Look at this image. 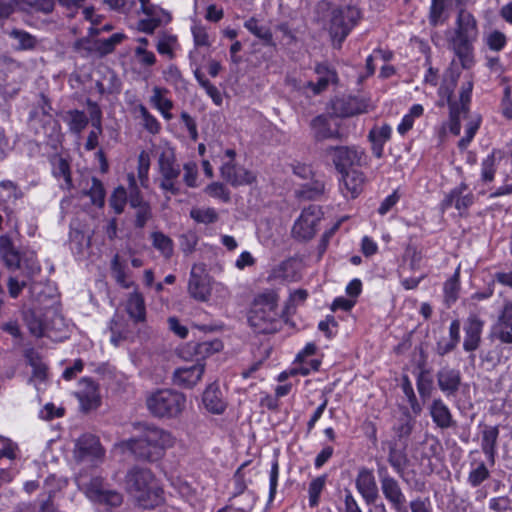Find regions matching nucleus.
<instances>
[{
    "label": "nucleus",
    "mask_w": 512,
    "mask_h": 512,
    "mask_svg": "<svg viewBox=\"0 0 512 512\" xmlns=\"http://www.w3.org/2000/svg\"><path fill=\"white\" fill-rule=\"evenodd\" d=\"M135 56L141 65L152 66L156 62V56L153 52L146 50L143 46L135 48Z\"/></svg>",
    "instance_id": "obj_61"
},
{
    "label": "nucleus",
    "mask_w": 512,
    "mask_h": 512,
    "mask_svg": "<svg viewBox=\"0 0 512 512\" xmlns=\"http://www.w3.org/2000/svg\"><path fill=\"white\" fill-rule=\"evenodd\" d=\"M205 190L211 197L221 199L225 203L230 201V192L225 185L220 182L209 184Z\"/></svg>",
    "instance_id": "obj_57"
},
{
    "label": "nucleus",
    "mask_w": 512,
    "mask_h": 512,
    "mask_svg": "<svg viewBox=\"0 0 512 512\" xmlns=\"http://www.w3.org/2000/svg\"><path fill=\"white\" fill-rule=\"evenodd\" d=\"M360 19V11L353 5L334 8L331 11L329 33L340 47Z\"/></svg>",
    "instance_id": "obj_8"
},
{
    "label": "nucleus",
    "mask_w": 512,
    "mask_h": 512,
    "mask_svg": "<svg viewBox=\"0 0 512 512\" xmlns=\"http://www.w3.org/2000/svg\"><path fill=\"white\" fill-rule=\"evenodd\" d=\"M437 385L446 397L456 396L462 384L461 372L458 369L444 366L436 373Z\"/></svg>",
    "instance_id": "obj_19"
},
{
    "label": "nucleus",
    "mask_w": 512,
    "mask_h": 512,
    "mask_svg": "<svg viewBox=\"0 0 512 512\" xmlns=\"http://www.w3.org/2000/svg\"><path fill=\"white\" fill-rule=\"evenodd\" d=\"M381 491L391 507L401 502H406V497L402 491L399 482L388 474L385 466L378 467Z\"/></svg>",
    "instance_id": "obj_18"
},
{
    "label": "nucleus",
    "mask_w": 512,
    "mask_h": 512,
    "mask_svg": "<svg viewBox=\"0 0 512 512\" xmlns=\"http://www.w3.org/2000/svg\"><path fill=\"white\" fill-rule=\"evenodd\" d=\"M222 178L232 186H241L251 184L254 176L250 171L242 166L236 165L232 161L224 163L221 167Z\"/></svg>",
    "instance_id": "obj_25"
},
{
    "label": "nucleus",
    "mask_w": 512,
    "mask_h": 512,
    "mask_svg": "<svg viewBox=\"0 0 512 512\" xmlns=\"http://www.w3.org/2000/svg\"><path fill=\"white\" fill-rule=\"evenodd\" d=\"M175 442L176 438L169 431L145 425L138 437L122 441L119 447L131 452L138 460L155 462L160 460Z\"/></svg>",
    "instance_id": "obj_1"
},
{
    "label": "nucleus",
    "mask_w": 512,
    "mask_h": 512,
    "mask_svg": "<svg viewBox=\"0 0 512 512\" xmlns=\"http://www.w3.org/2000/svg\"><path fill=\"white\" fill-rule=\"evenodd\" d=\"M24 321L35 337H42L56 327L57 323L62 325V318L55 314L54 310H48L45 314L41 310L31 309L24 313Z\"/></svg>",
    "instance_id": "obj_12"
},
{
    "label": "nucleus",
    "mask_w": 512,
    "mask_h": 512,
    "mask_svg": "<svg viewBox=\"0 0 512 512\" xmlns=\"http://www.w3.org/2000/svg\"><path fill=\"white\" fill-rule=\"evenodd\" d=\"M480 126V118L477 117L474 120H471L466 127L465 136L461 138L458 142V147L461 150H464L468 147L472 139L474 138L477 130Z\"/></svg>",
    "instance_id": "obj_56"
},
{
    "label": "nucleus",
    "mask_w": 512,
    "mask_h": 512,
    "mask_svg": "<svg viewBox=\"0 0 512 512\" xmlns=\"http://www.w3.org/2000/svg\"><path fill=\"white\" fill-rule=\"evenodd\" d=\"M126 311L135 322H142L145 320V302L140 293L133 292L129 295L126 304Z\"/></svg>",
    "instance_id": "obj_33"
},
{
    "label": "nucleus",
    "mask_w": 512,
    "mask_h": 512,
    "mask_svg": "<svg viewBox=\"0 0 512 512\" xmlns=\"http://www.w3.org/2000/svg\"><path fill=\"white\" fill-rule=\"evenodd\" d=\"M473 82L467 81L461 87L459 101L452 100L453 89L447 88V104L449 106V130L454 135H459L461 131V117H466L468 105L471 99Z\"/></svg>",
    "instance_id": "obj_10"
},
{
    "label": "nucleus",
    "mask_w": 512,
    "mask_h": 512,
    "mask_svg": "<svg viewBox=\"0 0 512 512\" xmlns=\"http://www.w3.org/2000/svg\"><path fill=\"white\" fill-rule=\"evenodd\" d=\"M75 481L79 489L93 502L110 506H119L122 503V495L108 489L100 476H89L86 472H80Z\"/></svg>",
    "instance_id": "obj_7"
},
{
    "label": "nucleus",
    "mask_w": 512,
    "mask_h": 512,
    "mask_svg": "<svg viewBox=\"0 0 512 512\" xmlns=\"http://www.w3.org/2000/svg\"><path fill=\"white\" fill-rule=\"evenodd\" d=\"M499 437L498 426H485L482 431L481 449L491 465L495 463L497 441Z\"/></svg>",
    "instance_id": "obj_30"
},
{
    "label": "nucleus",
    "mask_w": 512,
    "mask_h": 512,
    "mask_svg": "<svg viewBox=\"0 0 512 512\" xmlns=\"http://www.w3.org/2000/svg\"><path fill=\"white\" fill-rule=\"evenodd\" d=\"M315 72L318 75L317 82H307V86L313 90L314 94L321 93L327 89L330 83H335L337 81V74L335 70L331 69L327 64H317Z\"/></svg>",
    "instance_id": "obj_31"
},
{
    "label": "nucleus",
    "mask_w": 512,
    "mask_h": 512,
    "mask_svg": "<svg viewBox=\"0 0 512 512\" xmlns=\"http://www.w3.org/2000/svg\"><path fill=\"white\" fill-rule=\"evenodd\" d=\"M413 426L414 422L408 415L399 419L398 423L394 426V432L398 440L407 439L413 430Z\"/></svg>",
    "instance_id": "obj_51"
},
{
    "label": "nucleus",
    "mask_w": 512,
    "mask_h": 512,
    "mask_svg": "<svg viewBox=\"0 0 512 512\" xmlns=\"http://www.w3.org/2000/svg\"><path fill=\"white\" fill-rule=\"evenodd\" d=\"M402 390L405 396L408 399V402L411 406L412 411L415 414H419L422 410L420 404L417 401L416 395L414 393L412 384L407 376H404L403 382H402Z\"/></svg>",
    "instance_id": "obj_53"
},
{
    "label": "nucleus",
    "mask_w": 512,
    "mask_h": 512,
    "mask_svg": "<svg viewBox=\"0 0 512 512\" xmlns=\"http://www.w3.org/2000/svg\"><path fill=\"white\" fill-rule=\"evenodd\" d=\"M222 348V343L219 340L203 341L193 344V350L196 355L204 358L214 352H218Z\"/></svg>",
    "instance_id": "obj_48"
},
{
    "label": "nucleus",
    "mask_w": 512,
    "mask_h": 512,
    "mask_svg": "<svg viewBox=\"0 0 512 512\" xmlns=\"http://www.w3.org/2000/svg\"><path fill=\"white\" fill-rule=\"evenodd\" d=\"M487 45L491 50L500 51L506 45V36L500 31H493L487 37Z\"/></svg>",
    "instance_id": "obj_60"
},
{
    "label": "nucleus",
    "mask_w": 512,
    "mask_h": 512,
    "mask_svg": "<svg viewBox=\"0 0 512 512\" xmlns=\"http://www.w3.org/2000/svg\"><path fill=\"white\" fill-rule=\"evenodd\" d=\"M104 3L112 10L123 14L129 13L135 4L134 0H104Z\"/></svg>",
    "instance_id": "obj_62"
},
{
    "label": "nucleus",
    "mask_w": 512,
    "mask_h": 512,
    "mask_svg": "<svg viewBox=\"0 0 512 512\" xmlns=\"http://www.w3.org/2000/svg\"><path fill=\"white\" fill-rule=\"evenodd\" d=\"M477 36L476 19L469 11L463 8L459 9L451 45L465 69L470 68L473 64L472 42L476 40Z\"/></svg>",
    "instance_id": "obj_4"
},
{
    "label": "nucleus",
    "mask_w": 512,
    "mask_h": 512,
    "mask_svg": "<svg viewBox=\"0 0 512 512\" xmlns=\"http://www.w3.org/2000/svg\"><path fill=\"white\" fill-rule=\"evenodd\" d=\"M385 444L387 445L389 450L387 459L389 464L392 466V468L398 475L403 476L404 470L408 463V458L405 453V447L398 448V445L395 441H387Z\"/></svg>",
    "instance_id": "obj_32"
},
{
    "label": "nucleus",
    "mask_w": 512,
    "mask_h": 512,
    "mask_svg": "<svg viewBox=\"0 0 512 512\" xmlns=\"http://www.w3.org/2000/svg\"><path fill=\"white\" fill-rule=\"evenodd\" d=\"M83 411L88 412L100 405L98 386L90 378H82L79 382V389L75 393Z\"/></svg>",
    "instance_id": "obj_20"
},
{
    "label": "nucleus",
    "mask_w": 512,
    "mask_h": 512,
    "mask_svg": "<svg viewBox=\"0 0 512 512\" xmlns=\"http://www.w3.org/2000/svg\"><path fill=\"white\" fill-rule=\"evenodd\" d=\"M176 37L171 35H164L161 37L156 45L157 51L161 55H166L170 59L174 58L173 46L176 44Z\"/></svg>",
    "instance_id": "obj_55"
},
{
    "label": "nucleus",
    "mask_w": 512,
    "mask_h": 512,
    "mask_svg": "<svg viewBox=\"0 0 512 512\" xmlns=\"http://www.w3.org/2000/svg\"><path fill=\"white\" fill-rule=\"evenodd\" d=\"M9 35L13 39L17 40V49L28 50L34 48L36 45L35 37L26 31L13 29Z\"/></svg>",
    "instance_id": "obj_43"
},
{
    "label": "nucleus",
    "mask_w": 512,
    "mask_h": 512,
    "mask_svg": "<svg viewBox=\"0 0 512 512\" xmlns=\"http://www.w3.org/2000/svg\"><path fill=\"white\" fill-rule=\"evenodd\" d=\"M391 127L388 124H384L381 127H374L370 130L368 138L370 141H377L385 143L391 137Z\"/></svg>",
    "instance_id": "obj_59"
},
{
    "label": "nucleus",
    "mask_w": 512,
    "mask_h": 512,
    "mask_svg": "<svg viewBox=\"0 0 512 512\" xmlns=\"http://www.w3.org/2000/svg\"><path fill=\"white\" fill-rule=\"evenodd\" d=\"M205 408L214 414H221L226 409V401L217 383L210 384L203 393Z\"/></svg>",
    "instance_id": "obj_29"
},
{
    "label": "nucleus",
    "mask_w": 512,
    "mask_h": 512,
    "mask_svg": "<svg viewBox=\"0 0 512 512\" xmlns=\"http://www.w3.org/2000/svg\"><path fill=\"white\" fill-rule=\"evenodd\" d=\"M417 390L422 399L429 398L432 391V381L420 374L417 379Z\"/></svg>",
    "instance_id": "obj_64"
},
{
    "label": "nucleus",
    "mask_w": 512,
    "mask_h": 512,
    "mask_svg": "<svg viewBox=\"0 0 512 512\" xmlns=\"http://www.w3.org/2000/svg\"><path fill=\"white\" fill-rule=\"evenodd\" d=\"M339 173H344L365 163L366 155L358 147L330 146L326 149Z\"/></svg>",
    "instance_id": "obj_11"
},
{
    "label": "nucleus",
    "mask_w": 512,
    "mask_h": 512,
    "mask_svg": "<svg viewBox=\"0 0 512 512\" xmlns=\"http://www.w3.org/2000/svg\"><path fill=\"white\" fill-rule=\"evenodd\" d=\"M146 404L154 416L174 418L184 410L186 397L183 393L172 389H160L147 398Z\"/></svg>",
    "instance_id": "obj_6"
},
{
    "label": "nucleus",
    "mask_w": 512,
    "mask_h": 512,
    "mask_svg": "<svg viewBox=\"0 0 512 512\" xmlns=\"http://www.w3.org/2000/svg\"><path fill=\"white\" fill-rule=\"evenodd\" d=\"M445 0H432L429 10V24L433 27L444 24L448 15L445 13Z\"/></svg>",
    "instance_id": "obj_35"
},
{
    "label": "nucleus",
    "mask_w": 512,
    "mask_h": 512,
    "mask_svg": "<svg viewBox=\"0 0 512 512\" xmlns=\"http://www.w3.org/2000/svg\"><path fill=\"white\" fill-rule=\"evenodd\" d=\"M152 244L165 258H170L173 254V241L162 232H153L151 234Z\"/></svg>",
    "instance_id": "obj_36"
},
{
    "label": "nucleus",
    "mask_w": 512,
    "mask_h": 512,
    "mask_svg": "<svg viewBox=\"0 0 512 512\" xmlns=\"http://www.w3.org/2000/svg\"><path fill=\"white\" fill-rule=\"evenodd\" d=\"M153 94L150 98V102L154 105L155 108L160 110H171L173 108V102L165 97V94L168 93L166 88H161L155 86L152 90Z\"/></svg>",
    "instance_id": "obj_41"
},
{
    "label": "nucleus",
    "mask_w": 512,
    "mask_h": 512,
    "mask_svg": "<svg viewBox=\"0 0 512 512\" xmlns=\"http://www.w3.org/2000/svg\"><path fill=\"white\" fill-rule=\"evenodd\" d=\"M202 266L194 265L190 272L188 291L190 295L199 301L207 300L210 294V287L207 275L203 274Z\"/></svg>",
    "instance_id": "obj_23"
},
{
    "label": "nucleus",
    "mask_w": 512,
    "mask_h": 512,
    "mask_svg": "<svg viewBox=\"0 0 512 512\" xmlns=\"http://www.w3.org/2000/svg\"><path fill=\"white\" fill-rule=\"evenodd\" d=\"M460 289L459 283V268L455 273L444 283V296L445 302L450 305L454 303L458 298V292Z\"/></svg>",
    "instance_id": "obj_38"
},
{
    "label": "nucleus",
    "mask_w": 512,
    "mask_h": 512,
    "mask_svg": "<svg viewBox=\"0 0 512 512\" xmlns=\"http://www.w3.org/2000/svg\"><path fill=\"white\" fill-rule=\"evenodd\" d=\"M468 186L461 183L446 195L442 202L443 207L448 208L454 204L455 208L462 212L467 210L474 202V196L471 192H467Z\"/></svg>",
    "instance_id": "obj_27"
},
{
    "label": "nucleus",
    "mask_w": 512,
    "mask_h": 512,
    "mask_svg": "<svg viewBox=\"0 0 512 512\" xmlns=\"http://www.w3.org/2000/svg\"><path fill=\"white\" fill-rule=\"evenodd\" d=\"M369 102L360 97L348 96L337 98L332 103V113L336 118L352 117L368 112Z\"/></svg>",
    "instance_id": "obj_15"
},
{
    "label": "nucleus",
    "mask_w": 512,
    "mask_h": 512,
    "mask_svg": "<svg viewBox=\"0 0 512 512\" xmlns=\"http://www.w3.org/2000/svg\"><path fill=\"white\" fill-rule=\"evenodd\" d=\"M124 38V34L115 33L107 39L99 40L97 48L101 54H109L114 50L116 45L120 44L123 41Z\"/></svg>",
    "instance_id": "obj_52"
},
{
    "label": "nucleus",
    "mask_w": 512,
    "mask_h": 512,
    "mask_svg": "<svg viewBox=\"0 0 512 512\" xmlns=\"http://www.w3.org/2000/svg\"><path fill=\"white\" fill-rule=\"evenodd\" d=\"M277 296L272 293L258 295L249 312L248 322L251 328L259 334L277 332L282 321L277 311Z\"/></svg>",
    "instance_id": "obj_3"
},
{
    "label": "nucleus",
    "mask_w": 512,
    "mask_h": 512,
    "mask_svg": "<svg viewBox=\"0 0 512 512\" xmlns=\"http://www.w3.org/2000/svg\"><path fill=\"white\" fill-rule=\"evenodd\" d=\"M86 194L90 197L91 202L98 206L103 207L105 204V189L102 182L96 177L92 178V185Z\"/></svg>",
    "instance_id": "obj_42"
},
{
    "label": "nucleus",
    "mask_w": 512,
    "mask_h": 512,
    "mask_svg": "<svg viewBox=\"0 0 512 512\" xmlns=\"http://www.w3.org/2000/svg\"><path fill=\"white\" fill-rule=\"evenodd\" d=\"M204 370V364L199 361L190 366L179 367L173 373V383L182 388H192L200 381Z\"/></svg>",
    "instance_id": "obj_22"
},
{
    "label": "nucleus",
    "mask_w": 512,
    "mask_h": 512,
    "mask_svg": "<svg viewBox=\"0 0 512 512\" xmlns=\"http://www.w3.org/2000/svg\"><path fill=\"white\" fill-rule=\"evenodd\" d=\"M127 192L122 186L117 187L112 193L109 203L116 214H121L127 202Z\"/></svg>",
    "instance_id": "obj_47"
},
{
    "label": "nucleus",
    "mask_w": 512,
    "mask_h": 512,
    "mask_svg": "<svg viewBox=\"0 0 512 512\" xmlns=\"http://www.w3.org/2000/svg\"><path fill=\"white\" fill-rule=\"evenodd\" d=\"M489 477L490 472L488 468L484 462H480L476 468L469 472L467 481L472 487H478Z\"/></svg>",
    "instance_id": "obj_44"
},
{
    "label": "nucleus",
    "mask_w": 512,
    "mask_h": 512,
    "mask_svg": "<svg viewBox=\"0 0 512 512\" xmlns=\"http://www.w3.org/2000/svg\"><path fill=\"white\" fill-rule=\"evenodd\" d=\"M139 112L143 120L144 128L151 134L159 133L161 124L159 121L148 111L144 105H139Z\"/></svg>",
    "instance_id": "obj_50"
},
{
    "label": "nucleus",
    "mask_w": 512,
    "mask_h": 512,
    "mask_svg": "<svg viewBox=\"0 0 512 512\" xmlns=\"http://www.w3.org/2000/svg\"><path fill=\"white\" fill-rule=\"evenodd\" d=\"M125 490L129 496L145 509L158 506L163 501V490L148 468L133 466L125 476Z\"/></svg>",
    "instance_id": "obj_2"
},
{
    "label": "nucleus",
    "mask_w": 512,
    "mask_h": 512,
    "mask_svg": "<svg viewBox=\"0 0 512 512\" xmlns=\"http://www.w3.org/2000/svg\"><path fill=\"white\" fill-rule=\"evenodd\" d=\"M429 414L435 425L441 429H448L456 425L449 407L441 398H436L429 406Z\"/></svg>",
    "instance_id": "obj_28"
},
{
    "label": "nucleus",
    "mask_w": 512,
    "mask_h": 512,
    "mask_svg": "<svg viewBox=\"0 0 512 512\" xmlns=\"http://www.w3.org/2000/svg\"><path fill=\"white\" fill-rule=\"evenodd\" d=\"M340 189L346 198H356L362 191L365 177L358 169H350L341 173Z\"/></svg>",
    "instance_id": "obj_26"
},
{
    "label": "nucleus",
    "mask_w": 512,
    "mask_h": 512,
    "mask_svg": "<svg viewBox=\"0 0 512 512\" xmlns=\"http://www.w3.org/2000/svg\"><path fill=\"white\" fill-rule=\"evenodd\" d=\"M324 191V184L321 181L315 180L307 182L298 190V195L305 199H315L320 196Z\"/></svg>",
    "instance_id": "obj_46"
},
{
    "label": "nucleus",
    "mask_w": 512,
    "mask_h": 512,
    "mask_svg": "<svg viewBox=\"0 0 512 512\" xmlns=\"http://www.w3.org/2000/svg\"><path fill=\"white\" fill-rule=\"evenodd\" d=\"M0 257L8 269H23L28 278L41 271L36 253L30 249H17L9 234L0 235Z\"/></svg>",
    "instance_id": "obj_5"
},
{
    "label": "nucleus",
    "mask_w": 512,
    "mask_h": 512,
    "mask_svg": "<svg viewBox=\"0 0 512 512\" xmlns=\"http://www.w3.org/2000/svg\"><path fill=\"white\" fill-rule=\"evenodd\" d=\"M63 120L68 124L69 130L77 135H79L89 123V118L85 112L76 109L67 111Z\"/></svg>",
    "instance_id": "obj_34"
},
{
    "label": "nucleus",
    "mask_w": 512,
    "mask_h": 512,
    "mask_svg": "<svg viewBox=\"0 0 512 512\" xmlns=\"http://www.w3.org/2000/svg\"><path fill=\"white\" fill-rule=\"evenodd\" d=\"M355 485L357 491L361 494L365 502L374 504L378 498V487L373 472L365 467L359 469Z\"/></svg>",
    "instance_id": "obj_21"
},
{
    "label": "nucleus",
    "mask_w": 512,
    "mask_h": 512,
    "mask_svg": "<svg viewBox=\"0 0 512 512\" xmlns=\"http://www.w3.org/2000/svg\"><path fill=\"white\" fill-rule=\"evenodd\" d=\"M105 450L99 439L91 434L82 435L76 442L75 458L96 466L104 459Z\"/></svg>",
    "instance_id": "obj_13"
},
{
    "label": "nucleus",
    "mask_w": 512,
    "mask_h": 512,
    "mask_svg": "<svg viewBox=\"0 0 512 512\" xmlns=\"http://www.w3.org/2000/svg\"><path fill=\"white\" fill-rule=\"evenodd\" d=\"M483 326L484 321H482L477 315H469L464 326L465 338L463 348L465 351H475L479 347Z\"/></svg>",
    "instance_id": "obj_24"
},
{
    "label": "nucleus",
    "mask_w": 512,
    "mask_h": 512,
    "mask_svg": "<svg viewBox=\"0 0 512 512\" xmlns=\"http://www.w3.org/2000/svg\"><path fill=\"white\" fill-rule=\"evenodd\" d=\"M159 168V187L164 192H169L172 195H179L181 187L179 185V176L181 174V167L176 161L174 150L167 148L161 152L158 158Z\"/></svg>",
    "instance_id": "obj_9"
},
{
    "label": "nucleus",
    "mask_w": 512,
    "mask_h": 512,
    "mask_svg": "<svg viewBox=\"0 0 512 512\" xmlns=\"http://www.w3.org/2000/svg\"><path fill=\"white\" fill-rule=\"evenodd\" d=\"M184 175L183 182L189 188H195L198 186V167L195 162H187L183 165Z\"/></svg>",
    "instance_id": "obj_54"
},
{
    "label": "nucleus",
    "mask_w": 512,
    "mask_h": 512,
    "mask_svg": "<svg viewBox=\"0 0 512 512\" xmlns=\"http://www.w3.org/2000/svg\"><path fill=\"white\" fill-rule=\"evenodd\" d=\"M111 270L113 277L119 285L124 288H130L132 286V282L127 280L125 267L120 263L118 254H116L111 261Z\"/></svg>",
    "instance_id": "obj_45"
},
{
    "label": "nucleus",
    "mask_w": 512,
    "mask_h": 512,
    "mask_svg": "<svg viewBox=\"0 0 512 512\" xmlns=\"http://www.w3.org/2000/svg\"><path fill=\"white\" fill-rule=\"evenodd\" d=\"M321 216L322 212L319 206L310 205L305 208L293 226V235L301 240L313 238L316 234Z\"/></svg>",
    "instance_id": "obj_14"
},
{
    "label": "nucleus",
    "mask_w": 512,
    "mask_h": 512,
    "mask_svg": "<svg viewBox=\"0 0 512 512\" xmlns=\"http://www.w3.org/2000/svg\"><path fill=\"white\" fill-rule=\"evenodd\" d=\"M244 27L257 38L263 40L266 44H272V33L266 26H261L255 18H250L244 23Z\"/></svg>",
    "instance_id": "obj_37"
},
{
    "label": "nucleus",
    "mask_w": 512,
    "mask_h": 512,
    "mask_svg": "<svg viewBox=\"0 0 512 512\" xmlns=\"http://www.w3.org/2000/svg\"><path fill=\"white\" fill-rule=\"evenodd\" d=\"M53 173L56 177H63L66 189L70 190L73 188L70 165L67 160L59 158L55 164Z\"/></svg>",
    "instance_id": "obj_49"
},
{
    "label": "nucleus",
    "mask_w": 512,
    "mask_h": 512,
    "mask_svg": "<svg viewBox=\"0 0 512 512\" xmlns=\"http://www.w3.org/2000/svg\"><path fill=\"white\" fill-rule=\"evenodd\" d=\"M190 217L198 223L212 224L218 220V213L214 208H193Z\"/></svg>",
    "instance_id": "obj_40"
},
{
    "label": "nucleus",
    "mask_w": 512,
    "mask_h": 512,
    "mask_svg": "<svg viewBox=\"0 0 512 512\" xmlns=\"http://www.w3.org/2000/svg\"><path fill=\"white\" fill-rule=\"evenodd\" d=\"M311 129L316 140L338 139L341 137L339 124L332 114H321L311 121Z\"/></svg>",
    "instance_id": "obj_17"
},
{
    "label": "nucleus",
    "mask_w": 512,
    "mask_h": 512,
    "mask_svg": "<svg viewBox=\"0 0 512 512\" xmlns=\"http://www.w3.org/2000/svg\"><path fill=\"white\" fill-rule=\"evenodd\" d=\"M326 481L327 475H321L310 482L308 489L310 507H316L319 504L320 495L325 487Z\"/></svg>",
    "instance_id": "obj_39"
},
{
    "label": "nucleus",
    "mask_w": 512,
    "mask_h": 512,
    "mask_svg": "<svg viewBox=\"0 0 512 512\" xmlns=\"http://www.w3.org/2000/svg\"><path fill=\"white\" fill-rule=\"evenodd\" d=\"M411 512H431V502L429 498L416 497L409 503Z\"/></svg>",
    "instance_id": "obj_63"
},
{
    "label": "nucleus",
    "mask_w": 512,
    "mask_h": 512,
    "mask_svg": "<svg viewBox=\"0 0 512 512\" xmlns=\"http://www.w3.org/2000/svg\"><path fill=\"white\" fill-rule=\"evenodd\" d=\"M481 177L485 182H491L494 179L496 172L495 157L493 154L487 156L481 164Z\"/></svg>",
    "instance_id": "obj_58"
},
{
    "label": "nucleus",
    "mask_w": 512,
    "mask_h": 512,
    "mask_svg": "<svg viewBox=\"0 0 512 512\" xmlns=\"http://www.w3.org/2000/svg\"><path fill=\"white\" fill-rule=\"evenodd\" d=\"M490 337L503 344H512V303L507 302L491 327Z\"/></svg>",
    "instance_id": "obj_16"
}]
</instances>
